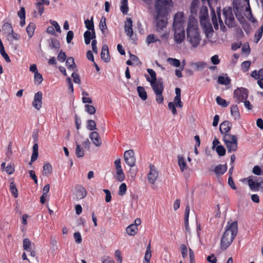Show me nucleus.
<instances>
[{"label": "nucleus", "instance_id": "f257e3e1", "mask_svg": "<svg viewBox=\"0 0 263 263\" xmlns=\"http://www.w3.org/2000/svg\"><path fill=\"white\" fill-rule=\"evenodd\" d=\"M187 40L194 48H196L200 43L201 38L197 25V20L192 17L189 19L186 29Z\"/></svg>", "mask_w": 263, "mask_h": 263}, {"label": "nucleus", "instance_id": "f03ea898", "mask_svg": "<svg viewBox=\"0 0 263 263\" xmlns=\"http://www.w3.org/2000/svg\"><path fill=\"white\" fill-rule=\"evenodd\" d=\"M238 224L236 221L230 223L228 222L227 229L223 233L221 241L220 247L222 250H226L232 243L237 234Z\"/></svg>", "mask_w": 263, "mask_h": 263}, {"label": "nucleus", "instance_id": "7ed1b4c3", "mask_svg": "<svg viewBox=\"0 0 263 263\" xmlns=\"http://www.w3.org/2000/svg\"><path fill=\"white\" fill-rule=\"evenodd\" d=\"M172 6V0H156L154 7L157 17L167 16Z\"/></svg>", "mask_w": 263, "mask_h": 263}, {"label": "nucleus", "instance_id": "20e7f679", "mask_svg": "<svg viewBox=\"0 0 263 263\" xmlns=\"http://www.w3.org/2000/svg\"><path fill=\"white\" fill-rule=\"evenodd\" d=\"M222 140L227 148L228 152L231 153L237 149V138L235 135L229 133L223 135Z\"/></svg>", "mask_w": 263, "mask_h": 263}, {"label": "nucleus", "instance_id": "39448f33", "mask_svg": "<svg viewBox=\"0 0 263 263\" xmlns=\"http://www.w3.org/2000/svg\"><path fill=\"white\" fill-rule=\"evenodd\" d=\"M248 96V90L243 87L237 88L233 92V97L237 103L243 102L245 100H247Z\"/></svg>", "mask_w": 263, "mask_h": 263}, {"label": "nucleus", "instance_id": "423d86ee", "mask_svg": "<svg viewBox=\"0 0 263 263\" xmlns=\"http://www.w3.org/2000/svg\"><path fill=\"white\" fill-rule=\"evenodd\" d=\"M147 71L150 74L151 78L147 75H145V76L146 80L150 83L152 87L159 86V83L160 82H161L160 85L161 84L162 85L164 84L162 78H159L158 79H157L156 73L153 69L148 68Z\"/></svg>", "mask_w": 263, "mask_h": 263}, {"label": "nucleus", "instance_id": "0eeeda50", "mask_svg": "<svg viewBox=\"0 0 263 263\" xmlns=\"http://www.w3.org/2000/svg\"><path fill=\"white\" fill-rule=\"evenodd\" d=\"M184 23L185 18L183 12H177L174 16L173 28H184Z\"/></svg>", "mask_w": 263, "mask_h": 263}, {"label": "nucleus", "instance_id": "6e6552de", "mask_svg": "<svg viewBox=\"0 0 263 263\" xmlns=\"http://www.w3.org/2000/svg\"><path fill=\"white\" fill-rule=\"evenodd\" d=\"M124 159L125 163L130 167H133L136 164V157L133 149L126 151L124 154Z\"/></svg>", "mask_w": 263, "mask_h": 263}, {"label": "nucleus", "instance_id": "1a4fd4ad", "mask_svg": "<svg viewBox=\"0 0 263 263\" xmlns=\"http://www.w3.org/2000/svg\"><path fill=\"white\" fill-rule=\"evenodd\" d=\"M174 34V39L177 44L182 43L185 37L184 28H173Z\"/></svg>", "mask_w": 263, "mask_h": 263}, {"label": "nucleus", "instance_id": "9d476101", "mask_svg": "<svg viewBox=\"0 0 263 263\" xmlns=\"http://www.w3.org/2000/svg\"><path fill=\"white\" fill-rule=\"evenodd\" d=\"M161 82L159 83V86H154L152 87L154 90L156 97V101L158 104H162L163 102L164 98L162 95V92L164 89V84L160 85Z\"/></svg>", "mask_w": 263, "mask_h": 263}, {"label": "nucleus", "instance_id": "9b49d317", "mask_svg": "<svg viewBox=\"0 0 263 263\" xmlns=\"http://www.w3.org/2000/svg\"><path fill=\"white\" fill-rule=\"evenodd\" d=\"M150 171L147 174V180L149 183L154 184L158 177V172L155 166L152 164H149Z\"/></svg>", "mask_w": 263, "mask_h": 263}, {"label": "nucleus", "instance_id": "f8f14e48", "mask_svg": "<svg viewBox=\"0 0 263 263\" xmlns=\"http://www.w3.org/2000/svg\"><path fill=\"white\" fill-rule=\"evenodd\" d=\"M167 24V16L157 17V14H156V29L158 32H160L165 28Z\"/></svg>", "mask_w": 263, "mask_h": 263}, {"label": "nucleus", "instance_id": "ddd939ff", "mask_svg": "<svg viewBox=\"0 0 263 263\" xmlns=\"http://www.w3.org/2000/svg\"><path fill=\"white\" fill-rule=\"evenodd\" d=\"M223 14L225 18V23L229 27H233L235 24V19L231 10L223 9Z\"/></svg>", "mask_w": 263, "mask_h": 263}, {"label": "nucleus", "instance_id": "4468645a", "mask_svg": "<svg viewBox=\"0 0 263 263\" xmlns=\"http://www.w3.org/2000/svg\"><path fill=\"white\" fill-rule=\"evenodd\" d=\"M43 93L39 91L34 95V99L32 102L33 106L37 110H40L42 105Z\"/></svg>", "mask_w": 263, "mask_h": 263}, {"label": "nucleus", "instance_id": "2eb2a0df", "mask_svg": "<svg viewBox=\"0 0 263 263\" xmlns=\"http://www.w3.org/2000/svg\"><path fill=\"white\" fill-rule=\"evenodd\" d=\"M124 31L126 34L131 37L133 35V21L131 18L127 17L124 24Z\"/></svg>", "mask_w": 263, "mask_h": 263}, {"label": "nucleus", "instance_id": "dca6fc26", "mask_svg": "<svg viewBox=\"0 0 263 263\" xmlns=\"http://www.w3.org/2000/svg\"><path fill=\"white\" fill-rule=\"evenodd\" d=\"M232 123L229 121H225L220 125L219 130L221 134L223 135L227 134L231 130Z\"/></svg>", "mask_w": 263, "mask_h": 263}, {"label": "nucleus", "instance_id": "f3484780", "mask_svg": "<svg viewBox=\"0 0 263 263\" xmlns=\"http://www.w3.org/2000/svg\"><path fill=\"white\" fill-rule=\"evenodd\" d=\"M90 139L92 141L93 143L96 146H100L102 144L101 139L100 137L99 134L97 132H92L90 133L89 136Z\"/></svg>", "mask_w": 263, "mask_h": 263}, {"label": "nucleus", "instance_id": "a211bd4d", "mask_svg": "<svg viewBox=\"0 0 263 263\" xmlns=\"http://www.w3.org/2000/svg\"><path fill=\"white\" fill-rule=\"evenodd\" d=\"M101 58L106 63L109 62L110 61V58L108 52V46L107 45H104L102 47Z\"/></svg>", "mask_w": 263, "mask_h": 263}, {"label": "nucleus", "instance_id": "6ab92c4d", "mask_svg": "<svg viewBox=\"0 0 263 263\" xmlns=\"http://www.w3.org/2000/svg\"><path fill=\"white\" fill-rule=\"evenodd\" d=\"M106 19L105 16H102L99 23V28L101 29L103 34L106 36L108 34V31L106 23Z\"/></svg>", "mask_w": 263, "mask_h": 263}, {"label": "nucleus", "instance_id": "aec40b11", "mask_svg": "<svg viewBox=\"0 0 263 263\" xmlns=\"http://www.w3.org/2000/svg\"><path fill=\"white\" fill-rule=\"evenodd\" d=\"M190 65L194 68L195 70L198 71L205 68L207 64L204 62L200 61L198 62H192Z\"/></svg>", "mask_w": 263, "mask_h": 263}, {"label": "nucleus", "instance_id": "412c9836", "mask_svg": "<svg viewBox=\"0 0 263 263\" xmlns=\"http://www.w3.org/2000/svg\"><path fill=\"white\" fill-rule=\"evenodd\" d=\"M231 114L234 120H237L240 119V116L239 109L237 105H233L231 106Z\"/></svg>", "mask_w": 263, "mask_h": 263}, {"label": "nucleus", "instance_id": "4be33fe9", "mask_svg": "<svg viewBox=\"0 0 263 263\" xmlns=\"http://www.w3.org/2000/svg\"><path fill=\"white\" fill-rule=\"evenodd\" d=\"M178 163L179 166L180 171L183 172L187 168L186 163L185 161L184 158L180 155L178 156Z\"/></svg>", "mask_w": 263, "mask_h": 263}, {"label": "nucleus", "instance_id": "5701e85b", "mask_svg": "<svg viewBox=\"0 0 263 263\" xmlns=\"http://www.w3.org/2000/svg\"><path fill=\"white\" fill-rule=\"evenodd\" d=\"M227 166L226 164H219L215 167L214 172L215 173L217 176H220L224 174V173L227 171Z\"/></svg>", "mask_w": 263, "mask_h": 263}, {"label": "nucleus", "instance_id": "b1692460", "mask_svg": "<svg viewBox=\"0 0 263 263\" xmlns=\"http://www.w3.org/2000/svg\"><path fill=\"white\" fill-rule=\"evenodd\" d=\"M137 90L140 99L143 101L146 100L147 98V95L144 88L142 86H138Z\"/></svg>", "mask_w": 263, "mask_h": 263}, {"label": "nucleus", "instance_id": "393cba45", "mask_svg": "<svg viewBox=\"0 0 263 263\" xmlns=\"http://www.w3.org/2000/svg\"><path fill=\"white\" fill-rule=\"evenodd\" d=\"M152 257L151 244L149 243L145 253L143 263H150V260Z\"/></svg>", "mask_w": 263, "mask_h": 263}, {"label": "nucleus", "instance_id": "a878e982", "mask_svg": "<svg viewBox=\"0 0 263 263\" xmlns=\"http://www.w3.org/2000/svg\"><path fill=\"white\" fill-rule=\"evenodd\" d=\"M248 185L251 190L258 191L260 187V182H255L252 179L249 178L248 180Z\"/></svg>", "mask_w": 263, "mask_h": 263}, {"label": "nucleus", "instance_id": "bb28decb", "mask_svg": "<svg viewBox=\"0 0 263 263\" xmlns=\"http://www.w3.org/2000/svg\"><path fill=\"white\" fill-rule=\"evenodd\" d=\"M251 76L256 80H263V69H259L258 72L257 70L253 71Z\"/></svg>", "mask_w": 263, "mask_h": 263}, {"label": "nucleus", "instance_id": "cd10ccee", "mask_svg": "<svg viewBox=\"0 0 263 263\" xmlns=\"http://www.w3.org/2000/svg\"><path fill=\"white\" fill-rule=\"evenodd\" d=\"M138 227H137V226H135V224H131L129 226H128L126 229L127 233L131 236H133L135 234H136L138 232Z\"/></svg>", "mask_w": 263, "mask_h": 263}, {"label": "nucleus", "instance_id": "c85d7f7f", "mask_svg": "<svg viewBox=\"0 0 263 263\" xmlns=\"http://www.w3.org/2000/svg\"><path fill=\"white\" fill-rule=\"evenodd\" d=\"M35 25L33 23H30L26 28V31L30 38H31L33 34L35 29Z\"/></svg>", "mask_w": 263, "mask_h": 263}, {"label": "nucleus", "instance_id": "c756f323", "mask_svg": "<svg viewBox=\"0 0 263 263\" xmlns=\"http://www.w3.org/2000/svg\"><path fill=\"white\" fill-rule=\"evenodd\" d=\"M66 65L68 69L74 70L76 68L74 59L72 57H69L66 61Z\"/></svg>", "mask_w": 263, "mask_h": 263}, {"label": "nucleus", "instance_id": "7c9ffc66", "mask_svg": "<svg viewBox=\"0 0 263 263\" xmlns=\"http://www.w3.org/2000/svg\"><path fill=\"white\" fill-rule=\"evenodd\" d=\"M199 0H193L191 4V13L192 14H196Z\"/></svg>", "mask_w": 263, "mask_h": 263}, {"label": "nucleus", "instance_id": "2f4dec72", "mask_svg": "<svg viewBox=\"0 0 263 263\" xmlns=\"http://www.w3.org/2000/svg\"><path fill=\"white\" fill-rule=\"evenodd\" d=\"M52 173V166L50 164L45 163L43 166V175L44 176H48Z\"/></svg>", "mask_w": 263, "mask_h": 263}, {"label": "nucleus", "instance_id": "473e14b6", "mask_svg": "<svg viewBox=\"0 0 263 263\" xmlns=\"http://www.w3.org/2000/svg\"><path fill=\"white\" fill-rule=\"evenodd\" d=\"M115 178L118 181L120 182L125 179V177L122 168L116 170Z\"/></svg>", "mask_w": 263, "mask_h": 263}, {"label": "nucleus", "instance_id": "72a5a7b5", "mask_svg": "<svg viewBox=\"0 0 263 263\" xmlns=\"http://www.w3.org/2000/svg\"><path fill=\"white\" fill-rule=\"evenodd\" d=\"M218 82L222 85H227L230 84L231 79L229 77H224L223 76H219L218 78Z\"/></svg>", "mask_w": 263, "mask_h": 263}, {"label": "nucleus", "instance_id": "f704fd0d", "mask_svg": "<svg viewBox=\"0 0 263 263\" xmlns=\"http://www.w3.org/2000/svg\"><path fill=\"white\" fill-rule=\"evenodd\" d=\"M10 191L11 192L12 195L15 197L16 198L18 196V192L17 188L16 187V185L15 183L12 181L10 182Z\"/></svg>", "mask_w": 263, "mask_h": 263}, {"label": "nucleus", "instance_id": "c9c22d12", "mask_svg": "<svg viewBox=\"0 0 263 263\" xmlns=\"http://www.w3.org/2000/svg\"><path fill=\"white\" fill-rule=\"evenodd\" d=\"M120 10L124 14L127 13L128 10L127 0H122Z\"/></svg>", "mask_w": 263, "mask_h": 263}, {"label": "nucleus", "instance_id": "e433bc0d", "mask_svg": "<svg viewBox=\"0 0 263 263\" xmlns=\"http://www.w3.org/2000/svg\"><path fill=\"white\" fill-rule=\"evenodd\" d=\"M76 154L78 157H82L84 155V151L80 144L77 143Z\"/></svg>", "mask_w": 263, "mask_h": 263}, {"label": "nucleus", "instance_id": "4c0bfd02", "mask_svg": "<svg viewBox=\"0 0 263 263\" xmlns=\"http://www.w3.org/2000/svg\"><path fill=\"white\" fill-rule=\"evenodd\" d=\"M263 33V25H262L258 29L257 32L255 34L254 41L255 43H258L261 38Z\"/></svg>", "mask_w": 263, "mask_h": 263}, {"label": "nucleus", "instance_id": "58836bf2", "mask_svg": "<svg viewBox=\"0 0 263 263\" xmlns=\"http://www.w3.org/2000/svg\"><path fill=\"white\" fill-rule=\"evenodd\" d=\"M31 242L28 238L23 240V248L28 252H31Z\"/></svg>", "mask_w": 263, "mask_h": 263}, {"label": "nucleus", "instance_id": "ea45409f", "mask_svg": "<svg viewBox=\"0 0 263 263\" xmlns=\"http://www.w3.org/2000/svg\"><path fill=\"white\" fill-rule=\"evenodd\" d=\"M38 144L35 143L33 146V152L32 154V160L35 161L38 157Z\"/></svg>", "mask_w": 263, "mask_h": 263}, {"label": "nucleus", "instance_id": "a19ab883", "mask_svg": "<svg viewBox=\"0 0 263 263\" xmlns=\"http://www.w3.org/2000/svg\"><path fill=\"white\" fill-rule=\"evenodd\" d=\"M167 61L170 64L174 67H178L180 66V62L178 59L170 58Z\"/></svg>", "mask_w": 263, "mask_h": 263}, {"label": "nucleus", "instance_id": "79ce46f5", "mask_svg": "<svg viewBox=\"0 0 263 263\" xmlns=\"http://www.w3.org/2000/svg\"><path fill=\"white\" fill-rule=\"evenodd\" d=\"M35 7L38 10L40 15L41 16L44 11V7L42 3L40 0H37V2L35 4Z\"/></svg>", "mask_w": 263, "mask_h": 263}, {"label": "nucleus", "instance_id": "37998d69", "mask_svg": "<svg viewBox=\"0 0 263 263\" xmlns=\"http://www.w3.org/2000/svg\"><path fill=\"white\" fill-rule=\"evenodd\" d=\"M78 195L81 198H84L86 196L87 194L86 189L82 185H80L78 187Z\"/></svg>", "mask_w": 263, "mask_h": 263}, {"label": "nucleus", "instance_id": "c03bdc74", "mask_svg": "<svg viewBox=\"0 0 263 263\" xmlns=\"http://www.w3.org/2000/svg\"><path fill=\"white\" fill-rule=\"evenodd\" d=\"M91 32L90 30H87L84 33L85 43L86 45H88L90 43V41L92 38L91 37Z\"/></svg>", "mask_w": 263, "mask_h": 263}, {"label": "nucleus", "instance_id": "a18cd8bd", "mask_svg": "<svg viewBox=\"0 0 263 263\" xmlns=\"http://www.w3.org/2000/svg\"><path fill=\"white\" fill-rule=\"evenodd\" d=\"M87 128L90 130H94L96 129V124L95 121L92 120H88L87 122Z\"/></svg>", "mask_w": 263, "mask_h": 263}, {"label": "nucleus", "instance_id": "49530a36", "mask_svg": "<svg viewBox=\"0 0 263 263\" xmlns=\"http://www.w3.org/2000/svg\"><path fill=\"white\" fill-rule=\"evenodd\" d=\"M251 62L249 61H246L243 62L241 64V70L243 72H247L249 70L251 66Z\"/></svg>", "mask_w": 263, "mask_h": 263}, {"label": "nucleus", "instance_id": "de8ad7c7", "mask_svg": "<svg viewBox=\"0 0 263 263\" xmlns=\"http://www.w3.org/2000/svg\"><path fill=\"white\" fill-rule=\"evenodd\" d=\"M2 28L6 31L8 34H10L13 30L12 25L9 23H5L3 24Z\"/></svg>", "mask_w": 263, "mask_h": 263}, {"label": "nucleus", "instance_id": "09e8293b", "mask_svg": "<svg viewBox=\"0 0 263 263\" xmlns=\"http://www.w3.org/2000/svg\"><path fill=\"white\" fill-rule=\"evenodd\" d=\"M43 80V77L39 72L34 73V81L35 84H40Z\"/></svg>", "mask_w": 263, "mask_h": 263}, {"label": "nucleus", "instance_id": "8fccbe9b", "mask_svg": "<svg viewBox=\"0 0 263 263\" xmlns=\"http://www.w3.org/2000/svg\"><path fill=\"white\" fill-rule=\"evenodd\" d=\"M84 23L85 27L88 30L91 31L95 29L92 18H91V20H89L88 19L86 20Z\"/></svg>", "mask_w": 263, "mask_h": 263}, {"label": "nucleus", "instance_id": "3c124183", "mask_svg": "<svg viewBox=\"0 0 263 263\" xmlns=\"http://www.w3.org/2000/svg\"><path fill=\"white\" fill-rule=\"evenodd\" d=\"M158 41H159V39H157L153 34H150L147 36L146 42L148 44L155 43Z\"/></svg>", "mask_w": 263, "mask_h": 263}, {"label": "nucleus", "instance_id": "603ef678", "mask_svg": "<svg viewBox=\"0 0 263 263\" xmlns=\"http://www.w3.org/2000/svg\"><path fill=\"white\" fill-rule=\"evenodd\" d=\"M127 186L125 183H122L119 186L118 194L120 196H123L126 194Z\"/></svg>", "mask_w": 263, "mask_h": 263}, {"label": "nucleus", "instance_id": "864d4df0", "mask_svg": "<svg viewBox=\"0 0 263 263\" xmlns=\"http://www.w3.org/2000/svg\"><path fill=\"white\" fill-rule=\"evenodd\" d=\"M85 111L89 114L93 115L96 112V108L91 105L86 104L85 105Z\"/></svg>", "mask_w": 263, "mask_h": 263}, {"label": "nucleus", "instance_id": "5fc2aeb1", "mask_svg": "<svg viewBox=\"0 0 263 263\" xmlns=\"http://www.w3.org/2000/svg\"><path fill=\"white\" fill-rule=\"evenodd\" d=\"M9 36V41L10 42H12L14 40H19L20 39V35L14 32L13 30L12 32H10V34H8Z\"/></svg>", "mask_w": 263, "mask_h": 263}, {"label": "nucleus", "instance_id": "6e6d98bb", "mask_svg": "<svg viewBox=\"0 0 263 263\" xmlns=\"http://www.w3.org/2000/svg\"><path fill=\"white\" fill-rule=\"evenodd\" d=\"M216 151L219 156H223L226 154V149L223 146L221 145L216 147Z\"/></svg>", "mask_w": 263, "mask_h": 263}, {"label": "nucleus", "instance_id": "4d7b16f0", "mask_svg": "<svg viewBox=\"0 0 263 263\" xmlns=\"http://www.w3.org/2000/svg\"><path fill=\"white\" fill-rule=\"evenodd\" d=\"M211 14H212V22L214 25L215 28L216 29L218 28V25L217 23V17H216V15L214 10L213 9L212 10Z\"/></svg>", "mask_w": 263, "mask_h": 263}, {"label": "nucleus", "instance_id": "13d9d810", "mask_svg": "<svg viewBox=\"0 0 263 263\" xmlns=\"http://www.w3.org/2000/svg\"><path fill=\"white\" fill-rule=\"evenodd\" d=\"M0 53L2 55V56L5 59V61L7 62L10 63L11 62V60H10L9 57L7 54V53L5 52L4 47L1 48L0 49Z\"/></svg>", "mask_w": 263, "mask_h": 263}, {"label": "nucleus", "instance_id": "bf43d9fd", "mask_svg": "<svg viewBox=\"0 0 263 263\" xmlns=\"http://www.w3.org/2000/svg\"><path fill=\"white\" fill-rule=\"evenodd\" d=\"M50 46L55 49H59L60 47V44L58 40L52 38L51 39Z\"/></svg>", "mask_w": 263, "mask_h": 263}, {"label": "nucleus", "instance_id": "052dcab7", "mask_svg": "<svg viewBox=\"0 0 263 263\" xmlns=\"http://www.w3.org/2000/svg\"><path fill=\"white\" fill-rule=\"evenodd\" d=\"M216 102L218 104L221 105L223 107H227L228 104L227 103L226 100L221 98L220 97L218 96L216 98Z\"/></svg>", "mask_w": 263, "mask_h": 263}, {"label": "nucleus", "instance_id": "680f3d73", "mask_svg": "<svg viewBox=\"0 0 263 263\" xmlns=\"http://www.w3.org/2000/svg\"><path fill=\"white\" fill-rule=\"evenodd\" d=\"M181 254L183 258H185L187 256V249L185 245L182 244L180 246Z\"/></svg>", "mask_w": 263, "mask_h": 263}, {"label": "nucleus", "instance_id": "e2e57ef3", "mask_svg": "<svg viewBox=\"0 0 263 263\" xmlns=\"http://www.w3.org/2000/svg\"><path fill=\"white\" fill-rule=\"evenodd\" d=\"M173 103L178 107L181 108L183 106V103L181 101V97L176 96Z\"/></svg>", "mask_w": 263, "mask_h": 263}, {"label": "nucleus", "instance_id": "0e129e2a", "mask_svg": "<svg viewBox=\"0 0 263 263\" xmlns=\"http://www.w3.org/2000/svg\"><path fill=\"white\" fill-rule=\"evenodd\" d=\"M5 171L8 174H12L15 171L14 166L12 164H8L6 167L5 168Z\"/></svg>", "mask_w": 263, "mask_h": 263}, {"label": "nucleus", "instance_id": "69168bd1", "mask_svg": "<svg viewBox=\"0 0 263 263\" xmlns=\"http://www.w3.org/2000/svg\"><path fill=\"white\" fill-rule=\"evenodd\" d=\"M115 255L117 258V261L118 263H122V257L121 256V252L120 250H117L115 253Z\"/></svg>", "mask_w": 263, "mask_h": 263}, {"label": "nucleus", "instance_id": "338daca9", "mask_svg": "<svg viewBox=\"0 0 263 263\" xmlns=\"http://www.w3.org/2000/svg\"><path fill=\"white\" fill-rule=\"evenodd\" d=\"M66 58V55L65 52L61 51L58 56V60L60 62H64Z\"/></svg>", "mask_w": 263, "mask_h": 263}, {"label": "nucleus", "instance_id": "774afa93", "mask_svg": "<svg viewBox=\"0 0 263 263\" xmlns=\"http://www.w3.org/2000/svg\"><path fill=\"white\" fill-rule=\"evenodd\" d=\"M103 263H115L114 260L109 256H104L102 258Z\"/></svg>", "mask_w": 263, "mask_h": 263}]
</instances>
